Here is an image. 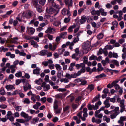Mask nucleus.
I'll return each mask as SVG.
<instances>
[{
    "label": "nucleus",
    "mask_w": 126,
    "mask_h": 126,
    "mask_svg": "<svg viewBox=\"0 0 126 126\" xmlns=\"http://www.w3.org/2000/svg\"><path fill=\"white\" fill-rule=\"evenodd\" d=\"M52 5L53 7L56 8V9L53 8H51L49 9L47 8L46 11L48 13L54 14L55 16L57 15L59 12L60 9L59 8V6L56 5L55 3H53L52 4Z\"/></svg>",
    "instance_id": "f257e3e1"
},
{
    "label": "nucleus",
    "mask_w": 126,
    "mask_h": 126,
    "mask_svg": "<svg viewBox=\"0 0 126 126\" xmlns=\"http://www.w3.org/2000/svg\"><path fill=\"white\" fill-rule=\"evenodd\" d=\"M119 108L118 107H116L114 110L111 111L112 114H110V117L111 119L115 118L119 113Z\"/></svg>",
    "instance_id": "f03ea898"
},
{
    "label": "nucleus",
    "mask_w": 126,
    "mask_h": 126,
    "mask_svg": "<svg viewBox=\"0 0 126 126\" xmlns=\"http://www.w3.org/2000/svg\"><path fill=\"white\" fill-rule=\"evenodd\" d=\"M125 100L124 99L121 100L120 102V106L121 108L120 110V112L121 113L123 112L125 110V107L124 104Z\"/></svg>",
    "instance_id": "7ed1b4c3"
},
{
    "label": "nucleus",
    "mask_w": 126,
    "mask_h": 126,
    "mask_svg": "<svg viewBox=\"0 0 126 126\" xmlns=\"http://www.w3.org/2000/svg\"><path fill=\"white\" fill-rule=\"evenodd\" d=\"M56 32L55 30L50 26L47 27V29L45 31V32L46 33H49L50 34H54Z\"/></svg>",
    "instance_id": "20e7f679"
},
{
    "label": "nucleus",
    "mask_w": 126,
    "mask_h": 126,
    "mask_svg": "<svg viewBox=\"0 0 126 126\" xmlns=\"http://www.w3.org/2000/svg\"><path fill=\"white\" fill-rule=\"evenodd\" d=\"M126 120V118L125 117L121 116L120 117V119L118 121L119 125V126H123L124 125V121Z\"/></svg>",
    "instance_id": "39448f33"
},
{
    "label": "nucleus",
    "mask_w": 126,
    "mask_h": 126,
    "mask_svg": "<svg viewBox=\"0 0 126 126\" xmlns=\"http://www.w3.org/2000/svg\"><path fill=\"white\" fill-rule=\"evenodd\" d=\"M90 45L89 42H85L83 45L82 48L84 50H87L88 51L89 49Z\"/></svg>",
    "instance_id": "423d86ee"
},
{
    "label": "nucleus",
    "mask_w": 126,
    "mask_h": 126,
    "mask_svg": "<svg viewBox=\"0 0 126 126\" xmlns=\"http://www.w3.org/2000/svg\"><path fill=\"white\" fill-rule=\"evenodd\" d=\"M69 10H66L65 8H63L62 10V13L63 15H65L67 14L69 16L71 15V14Z\"/></svg>",
    "instance_id": "0eeeda50"
},
{
    "label": "nucleus",
    "mask_w": 126,
    "mask_h": 126,
    "mask_svg": "<svg viewBox=\"0 0 126 126\" xmlns=\"http://www.w3.org/2000/svg\"><path fill=\"white\" fill-rule=\"evenodd\" d=\"M42 86L43 87L44 91H46L50 89V86L49 84L46 85L45 82H43L42 84Z\"/></svg>",
    "instance_id": "6e6552de"
},
{
    "label": "nucleus",
    "mask_w": 126,
    "mask_h": 126,
    "mask_svg": "<svg viewBox=\"0 0 126 126\" xmlns=\"http://www.w3.org/2000/svg\"><path fill=\"white\" fill-rule=\"evenodd\" d=\"M53 63V61L51 59L47 61H44L42 63V64L45 66H47L48 64H51Z\"/></svg>",
    "instance_id": "1a4fd4ad"
},
{
    "label": "nucleus",
    "mask_w": 126,
    "mask_h": 126,
    "mask_svg": "<svg viewBox=\"0 0 126 126\" xmlns=\"http://www.w3.org/2000/svg\"><path fill=\"white\" fill-rule=\"evenodd\" d=\"M15 85H8L5 86V88L8 90H12L15 89Z\"/></svg>",
    "instance_id": "9d476101"
},
{
    "label": "nucleus",
    "mask_w": 126,
    "mask_h": 126,
    "mask_svg": "<svg viewBox=\"0 0 126 126\" xmlns=\"http://www.w3.org/2000/svg\"><path fill=\"white\" fill-rule=\"evenodd\" d=\"M87 19L86 16L85 15H83L81 17V19L79 20V21L81 24H82L85 22Z\"/></svg>",
    "instance_id": "9b49d317"
},
{
    "label": "nucleus",
    "mask_w": 126,
    "mask_h": 126,
    "mask_svg": "<svg viewBox=\"0 0 126 126\" xmlns=\"http://www.w3.org/2000/svg\"><path fill=\"white\" fill-rule=\"evenodd\" d=\"M28 30L29 32V34L30 35L33 34L34 32L35 31V29L32 27H30L28 28Z\"/></svg>",
    "instance_id": "f8f14e48"
},
{
    "label": "nucleus",
    "mask_w": 126,
    "mask_h": 126,
    "mask_svg": "<svg viewBox=\"0 0 126 126\" xmlns=\"http://www.w3.org/2000/svg\"><path fill=\"white\" fill-rule=\"evenodd\" d=\"M65 4L68 5V8L69 9V7L72 6V1L71 0H64Z\"/></svg>",
    "instance_id": "ddd939ff"
},
{
    "label": "nucleus",
    "mask_w": 126,
    "mask_h": 126,
    "mask_svg": "<svg viewBox=\"0 0 126 126\" xmlns=\"http://www.w3.org/2000/svg\"><path fill=\"white\" fill-rule=\"evenodd\" d=\"M82 111H80L77 114V116L79 118H81L82 120L84 121L86 120V118L84 117H83L81 116V114H82Z\"/></svg>",
    "instance_id": "4468645a"
},
{
    "label": "nucleus",
    "mask_w": 126,
    "mask_h": 126,
    "mask_svg": "<svg viewBox=\"0 0 126 126\" xmlns=\"http://www.w3.org/2000/svg\"><path fill=\"white\" fill-rule=\"evenodd\" d=\"M48 53L47 51L44 50H42L40 51L39 53V54L41 56H44Z\"/></svg>",
    "instance_id": "2eb2a0df"
},
{
    "label": "nucleus",
    "mask_w": 126,
    "mask_h": 126,
    "mask_svg": "<svg viewBox=\"0 0 126 126\" xmlns=\"http://www.w3.org/2000/svg\"><path fill=\"white\" fill-rule=\"evenodd\" d=\"M33 11H29L27 14V16L26 18H30L33 16Z\"/></svg>",
    "instance_id": "dca6fc26"
},
{
    "label": "nucleus",
    "mask_w": 126,
    "mask_h": 126,
    "mask_svg": "<svg viewBox=\"0 0 126 126\" xmlns=\"http://www.w3.org/2000/svg\"><path fill=\"white\" fill-rule=\"evenodd\" d=\"M40 69L39 68L37 67L36 69H34L33 71V73L34 74L39 75L40 73Z\"/></svg>",
    "instance_id": "f3484780"
},
{
    "label": "nucleus",
    "mask_w": 126,
    "mask_h": 126,
    "mask_svg": "<svg viewBox=\"0 0 126 126\" xmlns=\"http://www.w3.org/2000/svg\"><path fill=\"white\" fill-rule=\"evenodd\" d=\"M6 56H10L11 58H13L15 57V55L14 54H11L10 52H8L6 53Z\"/></svg>",
    "instance_id": "a211bd4d"
},
{
    "label": "nucleus",
    "mask_w": 126,
    "mask_h": 126,
    "mask_svg": "<svg viewBox=\"0 0 126 126\" xmlns=\"http://www.w3.org/2000/svg\"><path fill=\"white\" fill-rule=\"evenodd\" d=\"M76 27V26L75 24L70 27L68 29L69 32V33L72 32L73 31V29L75 28Z\"/></svg>",
    "instance_id": "6ab92c4d"
},
{
    "label": "nucleus",
    "mask_w": 126,
    "mask_h": 126,
    "mask_svg": "<svg viewBox=\"0 0 126 126\" xmlns=\"http://www.w3.org/2000/svg\"><path fill=\"white\" fill-rule=\"evenodd\" d=\"M100 94H98L97 96H96L94 98L93 100H92V102L93 103H94L95 101H96L97 100H100L99 98L100 97Z\"/></svg>",
    "instance_id": "aec40b11"
},
{
    "label": "nucleus",
    "mask_w": 126,
    "mask_h": 126,
    "mask_svg": "<svg viewBox=\"0 0 126 126\" xmlns=\"http://www.w3.org/2000/svg\"><path fill=\"white\" fill-rule=\"evenodd\" d=\"M58 102L56 100H55L54 103V110H55L58 108V106L57 105Z\"/></svg>",
    "instance_id": "412c9836"
},
{
    "label": "nucleus",
    "mask_w": 126,
    "mask_h": 126,
    "mask_svg": "<svg viewBox=\"0 0 126 126\" xmlns=\"http://www.w3.org/2000/svg\"><path fill=\"white\" fill-rule=\"evenodd\" d=\"M106 76V75L105 74L102 73L99 75L96 76L95 78L97 79H98L102 77H105Z\"/></svg>",
    "instance_id": "4be33fe9"
},
{
    "label": "nucleus",
    "mask_w": 126,
    "mask_h": 126,
    "mask_svg": "<svg viewBox=\"0 0 126 126\" xmlns=\"http://www.w3.org/2000/svg\"><path fill=\"white\" fill-rule=\"evenodd\" d=\"M100 13H101L102 15L104 16H105L106 15L107 13L105 12L104 10L102 8L100 9Z\"/></svg>",
    "instance_id": "5701e85b"
},
{
    "label": "nucleus",
    "mask_w": 126,
    "mask_h": 126,
    "mask_svg": "<svg viewBox=\"0 0 126 126\" xmlns=\"http://www.w3.org/2000/svg\"><path fill=\"white\" fill-rule=\"evenodd\" d=\"M104 104L105 105V107L107 108L109 107L110 106V104L109 103V101H104Z\"/></svg>",
    "instance_id": "b1692460"
},
{
    "label": "nucleus",
    "mask_w": 126,
    "mask_h": 126,
    "mask_svg": "<svg viewBox=\"0 0 126 126\" xmlns=\"http://www.w3.org/2000/svg\"><path fill=\"white\" fill-rule=\"evenodd\" d=\"M32 3L34 7L38 6V0H33Z\"/></svg>",
    "instance_id": "393cba45"
},
{
    "label": "nucleus",
    "mask_w": 126,
    "mask_h": 126,
    "mask_svg": "<svg viewBox=\"0 0 126 126\" xmlns=\"http://www.w3.org/2000/svg\"><path fill=\"white\" fill-rule=\"evenodd\" d=\"M60 81L61 82H64L65 83H68L69 81L68 79L66 78H62L61 79Z\"/></svg>",
    "instance_id": "a878e982"
},
{
    "label": "nucleus",
    "mask_w": 126,
    "mask_h": 126,
    "mask_svg": "<svg viewBox=\"0 0 126 126\" xmlns=\"http://www.w3.org/2000/svg\"><path fill=\"white\" fill-rule=\"evenodd\" d=\"M23 82V84L26 86H27L28 84V81L27 80L25 79H22L21 80Z\"/></svg>",
    "instance_id": "bb28decb"
},
{
    "label": "nucleus",
    "mask_w": 126,
    "mask_h": 126,
    "mask_svg": "<svg viewBox=\"0 0 126 126\" xmlns=\"http://www.w3.org/2000/svg\"><path fill=\"white\" fill-rule=\"evenodd\" d=\"M15 76L17 77H21L22 75V73L21 71H19L16 73L15 74Z\"/></svg>",
    "instance_id": "cd10ccee"
},
{
    "label": "nucleus",
    "mask_w": 126,
    "mask_h": 126,
    "mask_svg": "<svg viewBox=\"0 0 126 126\" xmlns=\"http://www.w3.org/2000/svg\"><path fill=\"white\" fill-rule=\"evenodd\" d=\"M36 8L37 11L39 12H41L42 11V9L41 7L39 5L35 7Z\"/></svg>",
    "instance_id": "c85d7f7f"
},
{
    "label": "nucleus",
    "mask_w": 126,
    "mask_h": 126,
    "mask_svg": "<svg viewBox=\"0 0 126 126\" xmlns=\"http://www.w3.org/2000/svg\"><path fill=\"white\" fill-rule=\"evenodd\" d=\"M94 88V85L93 84H91L89 85L87 87V88L90 91H92L93 90Z\"/></svg>",
    "instance_id": "c756f323"
},
{
    "label": "nucleus",
    "mask_w": 126,
    "mask_h": 126,
    "mask_svg": "<svg viewBox=\"0 0 126 126\" xmlns=\"http://www.w3.org/2000/svg\"><path fill=\"white\" fill-rule=\"evenodd\" d=\"M22 107L21 106H19L15 107V109L16 111H19L21 110Z\"/></svg>",
    "instance_id": "7c9ffc66"
},
{
    "label": "nucleus",
    "mask_w": 126,
    "mask_h": 126,
    "mask_svg": "<svg viewBox=\"0 0 126 126\" xmlns=\"http://www.w3.org/2000/svg\"><path fill=\"white\" fill-rule=\"evenodd\" d=\"M62 76H63V72H58L57 75V77L58 78H61Z\"/></svg>",
    "instance_id": "2f4dec72"
},
{
    "label": "nucleus",
    "mask_w": 126,
    "mask_h": 126,
    "mask_svg": "<svg viewBox=\"0 0 126 126\" xmlns=\"http://www.w3.org/2000/svg\"><path fill=\"white\" fill-rule=\"evenodd\" d=\"M35 82L37 84L40 85L42 82V79H39L38 80H35Z\"/></svg>",
    "instance_id": "473e14b6"
},
{
    "label": "nucleus",
    "mask_w": 126,
    "mask_h": 126,
    "mask_svg": "<svg viewBox=\"0 0 126 126\" xmlns=\"http://www.w3.org/2000/svg\"><path fill=\"white\" fill-rule=\"evenodd\" d=\"M65 51V49L64 48H61L58 50V54L59 55H61L63 54Z\"/></svg>",
    "instance_id": "72a5a7b5"
},
{
    "label": "nucleus",
    "mask_w": 126,
    "mask_h": 126,
    "mask_svg": "<svg viewBox=\"0 0 126 126\" xmlns=\"http://www.w3.org/2000/svg\"><path fill=\"white\" fill-rule=\"evenodd\" d=\"M27 115V114H26L23 111L22 112L20 113L21 116L25 118L26 117V116Z\"/></svg>",
    "instance_id": "f704fd0d"
},
{
    "label": "nucleus",
    "mask_w": 126,
    "mask_h": 126,
    "mask_svg": "<svg viewBox=\"0 0 126 126\" xmlns=\"http://www.w3.org/2000/svg\"><path fill=\"white\" fill-rule=\"evenodd\" d=\"M39 3L41 5H44L46 2V0H38Z\"/></svg>",
    "instance_id": "c9c22d12"
},
{
    "label": "nucleus",
    "mask_w": 126,
    "mask_h": 126,
    "mask_svg": "<svg viewBox=\"0 0 126 126\" xmlns=\"http://www.w3.org/2000/svg\"><path fill=\"white\" fill-rule=\"evenodd\" d=\"M16 121L21 123H23L25 122V121L23 119H16Z\"/></svg>",
    "instance_id": "e433bc0d"
},
{
    "label": "nucleus",
    "mask_w": 126,
    "mask_h": 126,
    "mask_svg": "<svg viewBox=\"0 0 126 126\" xmlns=\"http://www.w3.org/2000/svg\"><path fill=\"white\" fill-rule=\"evenodd\" d=\"M35 94H34L32 96V97L31 98V99L35 103L36 100L35 99Z\"/></svg>",
    "instance_id": "4c0bfd02"
},
{
    "label": "nucleus",
    "mask_w": 126,
    "mask_h": 126,
    "mask_svg": "<svg viewBox=\"0 0 126 126\" xmlns=\"http://www.w3.org/2000/svg\"><path fill=\"white\" fill-rule=\"evenodd\" d=\"M23 102L25 103L28 104L30 103V102L28 98H26L24 99Z\"/></svg>",
    "instance_id": "58836bf2"
},
{
    "label": "nucleus",
    "mask_w": 126,
    "mask_h": 126,
    "mask_svg": "<svg viewBox=\"0 0 126 126\" xmlns=\"http://www.w3.org/2000/svg\"><path fill=\"white\" fill-rule=\"evenodd\" d=\"M49 77L48 75H46L45 76V78L44 79L45 81L47 82H48L49 81Z\"/></svg>",
    "instance_id": "ea45409f"
},
{
    "label": "nucleus",
    "mask_w": 126,
    "mask_h": 126,
    "mask_svg": "<svg viewBox=\"0 0 126 126\" xmlns=\"http://www.w3.org/2000/svg\"><path fill=\"white\" fill-rule=\"evenodd\" d=\"M70 20V18L68 17V18H66L64 20V22L66 23L69 22Z\"/></svg>",
    "instance_id": "a19ab883"
},
{
    "label": "nucleus",
    "mask_w": 126,
    "mask_h": 126,
    "mask_svg": "<svg viewBox=\"0 0 126 126\" xmlns=\"http://www.w3.org/2000/svg\"><path fill=\"white\" fill-rule=\"evenodd\" d=\"M19 92L20 91L19 90H15L13 92L12 94L13 95H15L18 94H19Z\"/></svg>",
    "instance_id": "79ce46f5"
},
{
    "label": "nucleus",
    "mask_w": 126,
    "mask_h": 126,
    "mask_svg": "<svg viewBox=\"0 0 126 126\" xmlns=\"http://www.w3.org/2000/svg\"><path fill=\"white\" fill-rule=\"evenodd\" d=\"M55 67L58 70H60L62 69L60 66L58 64H56Z\"/></svg>",
    "instance_id": "37998d69"
},
{
    "label": "nucleus",
    "mask_w": 126,
    "mask_h": 126,
    "mask_svg": "<svg viewBox=\"0 0 126 126\" xmlns=\"http://www.w3.org/2000/svg\"><path fill=\"white\" fill-rule=\"evenodd\" d=\"M0 94L2 95H3L5 94V91L3 89L1 88L0 91Z\"/></svg>",
    "instance_id": "c03bdc74"
},
{
    "label": "nucleus",
    "mask_w": 126,
    "mask_h": 126,
    "mask_svg": "<svg viewBox=\"0 0 126 126\" xmlns=\"http://www.w3.org/2000/svg\"><path fill=\"white\" fill-rule=\"evenodd\" d=\"M61 23V22L59 21H56L54 22L53 25L55 26H58Z\"/></svg>",
    "instance_id": "a18cd8bd"
},
{
    "label": "nucleus",
    "mask_w": 126,
    "mask_h": 126,
    "mask_svg": "<svg viewBox=\"0 0 126 126\" xmlns=\"http://www.w3.org/2000/svg\"><path fill=\"white\" fill-rule=\"evenodd\" d=\"M67 34L66 32H63L60 34V36L62 38L64 37Z\"/></svg>",
    "instance_id": "49530a36"
},
{
    "label": "nucleus",
    "mask_w": 126,
    "mask_h": 126,
    "mask_svg": "<svg viewBox=\"0 0 126 126\" xmlns=\"http://www.w3.org/2000/svg\"><path fill=\"white\" fill-rule=\"evenodd\" d=\"M65 77L69 79H70L72 78L71 75H70L68 73H66Z\"/></svg>",
    "instance_id": "de8ad7c7"
},
{
    "label": "nucleus",
    "mask_w": 126,
    "mask_h": 126,
    "mask_svg": "<svg viewBox=\"0 0 126 126\" xmlns=\"http://www.w3.org/2000/svg\"><path fill=\"white\" fill-rule=\"evenodd\" d=\"M47 35L48 38L49 40H53V37L52 35L49 34H48Z\"/></svg>",
    "instance_id": "09e8293b"
},
{
    "label": "nucleus",
    "mask_w": 126,
    "mask_h": 126,
    "mask_svg": "<svg viewBox=\"0 0 126 126\" xmlns=\"http://www.w3.org/2000/svg\"><path fill=\"white\" fill-rule=\"evenodd\" d=\"M32 118V116H29L28 114L27 115L26 117L25 118L26 119V121H29Z\"/></svg>",
    "instance_id": "8fccbe9b"
},
{
    "label": "nucleus",
    "mask_w": 126,
    "mask_h": 126,
    "mask_svg": "<svg viewBox=\"0 0 126 126\" xmlns=\"http://www.w3.org/2000/svg\"><path fill=\"white\" fill-rule=\"evenodd\" d=\"M104 112L106 114H108L109 113L110 114H112V111H109L107 110H104Z\"/></svg>",
    "instance_id": "3c124183"
},
{
    "label": "nucleus",
    "mask_w": 126,
    "mask_h": 126,
    "mask_svg": "<svg viewBox=\"0 0 126 126\" xmlns=\"http://www.w3.org/2000/svg\"><path fill=\"white\" fill-rule=\"evenodd\" d=\"M93 105L88 104V109L90 110H91L92 109H93Z\"/></svg>",
    "instance_id": "603ef678"
},
{
    "label": "nucleus",
    "mask_w": 126,
    "mask_h": 126,
    "mask_svg": "<svg viewBox=\"0 0 126 126\" xmlns=\"http://www.w3.org/2000/svg\"><path fill=\"white\" fill-rule=\"evenodd\" d=\"M112 62L113 63L117 66H118L119 65L118 62L116 60H113L112 61Z\"/></svg>",
    "instance_id": "864d4df0"
},
{
    "label": "nucleus",
    "mask_w": 126,
    "mask_h": 126,
    "mask_svg": "<svg viewBox=\"0 0 126 126\" xmlns=\"http://www.w3.org/2000/svg\"><path fill=\"white\" fill-rule=\"evenodd\" d=\"M97 58L96 56H95L94 55H92L90 57L89 60H91L94 59H96Z\"/></svg>",
    "instance_id": "5fc2aeb1"
},
{
    "label": "nucleus",
    "mask_w": 126,
    "mask_h": 126,
    "mask_svg": "<svg viewBox=\"0 0 126 126\" xmlns=\"http://www.w3.org/2000/svg\"><path fill=\"white\" fill-rule=\"evenodd\" d=\"M57 45L56 44H54L53 46H52V48L51 50L53 51H54L56 49Z\"/></svg>",
    "instance_id": "6e6d98bb"
},
{
    "label": "nucleus",
    "mask_w": 126,
    "mask_h": 126,
    "mask_svg": "<svg viewBox=\"0 0 126 126\" xmlns=\"http://www.w3.org/2000/svg\"><path fill=\"white\" fill-rule=\"evenodd\" d=\"M103 34L102 33H100L97 35V37L98 39H100L103 38Z\"/></svg>",
    "instance_id": "4d7b16f0"
},
{
    "label": "nucleus",
    "mask_w": 126,
    "mask_h": 126,
    "mask_svg": "<svg viewBox=\"0 0 126 126\" xmlns=\"http://www.w3.org/2000/svg\"><path fill=\"white\" fill-rule=\"evenodd\" d=\"M62 95L61 94H58L56 95V97L57 98H61L62 97Z\"/></svg>",
    "instance_id": "13d9d810"
},
{
    "label": "nucleus",
    "mask_w": 126,
    "mask_h": 126,
    "mask_svg": "<svg viewBox=\"0 0 126 126\" xmlns=\"http://www.w3.org/2000/svg\"><path fill=\"white\" fill-rule=\"evenodd\" d=\"M25 28L24 26L23 25L21 26V32H24Z\"/></svg>",
    "instance_id": "bf43d9fd"
},
{
    "label": "nucleus",
    "mask_w": 126,
    "mask_h": 126,
    "mask_svg": "<svg viewBox=\"0 0 126 126\" xmlns=\"http://www.w3.org/2000/svg\"><path fill=\"white\" fill-rule=\"evenodd\" d=\"M43 29V28L41 27H39L36 29V30L38 32H40Z\"/></svg>",
    "instance_id": "052dcab7"
},
{
    "label": "nucleus",
    "mask_w": 126,
    "mask_h": 126,
    "mask_svg": "<svg viewBox=\"0 0 126 126\" xmlns=\"http://www.w3.org/2000/svg\"><path fill=\"white\" fill-rule=\"evenodd\" d=\"M19 63V61L18 60H16L13 63V64L15 65L16 66V65H18Z\"/></svg>",
    "instance_id": "680f3d73"
},
{
    "label": "nucleus",
    "mask_w": 126,
    "mask_h": 126,
    "mask_svg": "<svg viewBox=\"0 0 126 126\" xmlns=\"http://www.w3.org/2000/svg\"><path fill=\"white\" fill-rule=\"evenodd\" d=\"M114 86V85L112 84V82L111 84H109L107 85V87L108 88H111L112 87Z\"/></svg>",
    "instance_id": "e2e57ef3"
},
{
    "label": "nucleus",
    "mask_w": 126,
    "mask_h": 126,
    "mask_svg": "<svg viewBox=\"0 0 126 126\" xmlns=\"http://www.w3.org/2000/svg\"><path fill=\"white\" fill-rule=\"evenodd\" d=\"M18 23V22L17 20H14L13 21V25L15 26H16L17 24Z\"/></svg>",
    "instance_id": "0e129e2a"
},
{
    "label": "nucleus",
    "mask_w": 126,
    "mask_h": 126,
    "mask_svg": "<svg viewBox=\"0 0 126 126\" xmlns=\"http://www.w3.org/2000/svg\"><path fill=\"white\" fill-rule=\"evenodd\" d=\"M84 9L83 8H81L79 9L78 10V14L79 15H80L81 13L83 11Z\"/></svg>",
    "instance_id": "69168bd1"
},
{
    "label": "nucleus",
    "mask_w": 126,
    "mask_h": 126,
    "mask_svg": "<svg viewBox=\"0 0 126 126\" xmlns=\"http://www.w3.org/2000/svg\"><path fill=\"white\" fill-rule=\"evenodd\" d=\"M31 45L34 46L37 43V42L33 40H32L30 42Z\"/></svg>",
    "instance_id": "338daca9"
},
{
    "label": "nucleus",
    "mask_w": 126,
    "mask_h": 126,
    "mask_svg": "<svg viewBox=\"0 0 126 126\" xmlns=\"http://www.w3.org/2000/svg\"><path fill=\"white\" fill-rule=\"evenodd\" d=\"M21 82V80L17 79L16 80V85H19Z\"/></svg>",
    "instance_id": "774afa93"
}]
</instances>
